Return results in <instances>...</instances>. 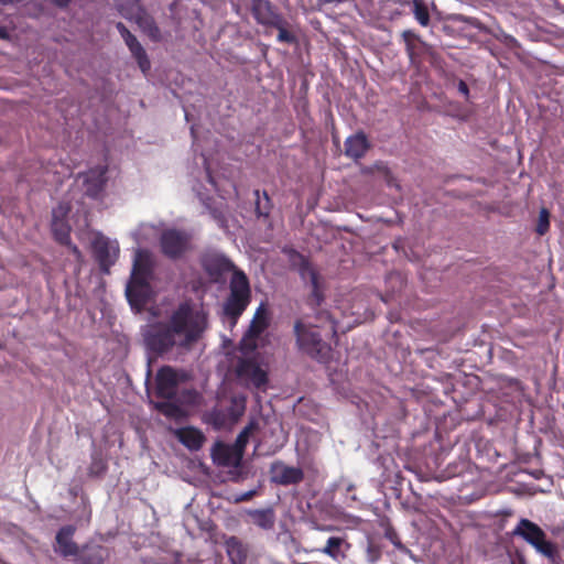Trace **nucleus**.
Listing matches in <instances>:
<instances>
[{"mask_svg":"<svg viewBox=\"0 0 564 564\" xmlns=\"http://www.w3.org/2000/svg\"><path fill=\"white\" fill-rule=\"evenodd\" d=\"M65 246H66V247H68L69 251H70V252H72V253H73L77 259H79V258L82 257V252H80L79 248H78L76 245H74V243H72V242H70V245H65Z\"/></svg>","mask_w":564,"mask_h":564,"instance_id":"nucleus-41","label":"nucleus"},{"mask_svg":"<svg viewBox=\"0 0 564 564\" xmlns=\"http://www.w3.org/2000/svg\"><path fill=\"white\" fill-rule=\"evenodd\" d=\"M247 398L245 395H232L229 405L226 408L216 406L207 414V422L216 429L237 423L245 414Z\"/></svg>","mask_w":564,"mask_h":564,"instance_id":"nucleus-6","label":"nucleus"},{"mask_svg":"<svg viewBox=\"0 0 564 564\" xmlns=\"http://www.w3.org/2000/svg\"><path fill=\"white\" fill-rule=\"evenodd\" d=\"M214 460L223 467H238L242 459H238V453L232 445L217 443L213 452Z\"/></svg>","mask_w":564,"mask_h":564,"instance_id":"nucleus-24","label":"nucleus"},{"mask_svg":"<svg viewBox=\"0 0 564 564\" xmlns=\"http://www.w3.org/2000/svg\"><path fill=\"white\" fill-rule=\"evenodd\" d=\"M251 301L249 279L241 270L234 271L229 283V295L224 303V313L236 322Z\"/></svg>","mask_w":564,"mask_h":564,"instance_id":"nucleus-3","label":"nucleus"},{"mask_svg":"<svg viewBox=\"0 0 564 564\" xmlns=\"http://www.w3.org/2000/svg\"><path fill=\"white\" fill-rule=\"evenodd\" d=\"M76 528L70 524L64 525L57 531L55 536L56 545L54 546L56 553L63 557L75 556L78 554V545L73 540Z\"/></svg>","mask_w":564,"mask_h":564,"instance_id":"nucleus-18","label":"nucleus"},{"mask_svg":"<svg viewBox=\"0 0 564 564\" xmlns=\"http://www.w3.org/2000/svg\"><path fill=\"white\" fill-rule=\"evenodd\" d=\"M256 196V214L258 217L268 218L272 209V203L268 193L263 192V200L260 199V191H254Z\"/></svg>","mask_w":564,"mask_h":564,"instance_id":"nucleus-32","label":"nucleus"},{"mask_svg":"<svg viewBox=\"0 0 564 564\" xmlns=\"http://www.w3.org/2000/svg\"><path fill=\"white\" fill-rule=\"evenodd\" d=\"M226 550L231 564H248L249 550L237 536L226 541Z\"/></svg>","mask_w":564,"mask_h":564,"instance_id":"nucleus-25","label":"nucleus"},{"mask_svg":"<svg viewBox=\"0 0 564 564\" xmlns=\"http://www.w3.org/2000/svg\"><path fill=\"white\" fill-rule=\"evenodd\" d=\"M411 6L412 13L419 24L427 26L430 24V11L427 4L423 0H412Z\"/></svg>","mask_w":564,"mask_h":564,"instance_id":"nucleus-30","label":"nucleus"},{"mask_svg":"<svg viewBox=\"0 0 564 564\" xmlns=\"http://www.w3.org/2000/svg\"><path fill=\"white\" fill-rule=\"evenodd\" d=\"M237 376L254 388L260 389L268 382L267 372L253 360L241 359L237 365Z\"/></svg>","mask_w":564,"mask_h":564,"instance_id":"nucleus-15","label":"nucleus"},{"mask_svg":"<svg viewBox=\"0 0 564 564\" xmlns=\"http://www.w3.org/2000/svg\"><path fill=\"white\" fill-rule=\"evenodd\" d=\"M192 236L178 229H165L160 236L162 253L169 259L176 260L189 249Z\"/></svg>","mask_w":564,"mask_h":564,"instance_id":"nucleus-8","label":"nucleus"},{"mask_svg":"<svg viewBox=\"0 0 564 564\" xmlns=\"http://www.w3.org/2000/svg\"><path fill=\"white\" fill-rule=\"evenodd\" d=\"M495 37L497 40H499L500 42H502L506 46H508L509 48H516L519 46V43L517 41L516 37H513L512 35L510 34H507L505 31H502L501 29L498 30V33L495 34Z\"/></svg>","mask_w":564,"mask_h":564,"instance_id":"nucleus-37","label":"nucleus"},{"mask_svg":"<svg viewBox=\"0 0 564 564\" xmlns=\"http://www.w3.org/2000/svg\"><path fill=\"white\" fill-rule=\"evenodd\" d=\"M512 535L522 538L532 545L538 553L547 557L552 562L558 557L557 545L546 539L545 532L534 522L522 518L512 531Z\"/></svg>","mask_w":564,"mask_h":564,"instance_id":"nucleus-5","label":"nucleus"},{"mask_svg":"<svg viewBox=\"0 0 564 564\" xmlns=\"http://www.w3.org/2000/svg\"><path fill=\"white\" fill-rule=\"evenodd\" d=\"M269 326L265 310L263 306L258 307L249 329L247 332L248 337L258 338Z\"/></svg>","mask_w":564,"mask_h":564,"instance_id":"nucleus-27","label":"nucleus"},{"mask_svg":"<svg viewBox=\"0 0 564 564\" xmlns=\"http://www.w3.org/2000/svg\"><path fill=\"white\" fill-rule=\"evenodd\" d=\"M381 547L373 543L369 542L366 549V558L369 563H376L381 557Z\"/></svg>","mask_w":564,"mask_h":564,"instance_id":"nucleus-36","label":"nucleus"},{"mask_svg":"<svg viewBox=\"0 0 564 564\" xmlns=\"http://www.w3.org/2000/svg\"><path fill=\"white\" fill-rule=\"evenodd\" d=\"M251 13L259 24L265 26L279 24L282 18L269 0H251Z\"/></svg>","mask_w":564,"mask_h":564,"instance_id":"nucleus-17","label":"nucleus"},{"mask_svg":"<svg viewBox=\"0 0 564 564\" xmlns=\"http://www.w3.org/2000/svg\"><path fill=\"white\" fill-rule=\"evenodd\" d=\"M249 514L252 522L261 529L270 530L274 527L275 516L271 509L253 510Z\"/></svg>","mask_w":564,"mask_h":564,"instance_id":"nucleus-29","label":"nucleus"},{"mask_svg":"<svg viewBox=\"0 0 564 564\" xmlns=\"http://www.w3.org/2000/svg\"><path fill=\"white\" fill-rule=\"evenodd\" d=\"M295 345L300 352L311 359L328 364L333 357V343H337V322L328 311L316 312L313 321L299 317L293 324Z\"/></svg>","mask_w":564,"mask_h":564,"instance_id":"nucleus-2","label":"nucleus"},{"mask_svg":"<svg viewBox=\"0 0 564 564\" xmlns=\"http://www.w3.org/2000/svg\"><path fill=\"white\" fill-rule=\"evenodd\" d=\"M354 489H355V486H354V485H351V484L347 487V491H351V490H354Z\"/></svg>","mask_w":564,"mask_h":564,"instance_id":"nucleus-43","label":"nucleus"},{"mask_svg":"<svg viewBox=\"0 0 564 564\" xmlns=\"http://www.w3.org/2000/svg\"><path fill=\"white\" fill-rule=\"evenodd\" d=\"M258 427L257 422L250 421L242 431L238 434L235 443L232 444L234 448L238 453V459L243 458L245 449L249 443L250 435Z\"/></svg>","mask_w":564,"mask_h":564,"instance_id":"nucleus-28","label":"nucleus"},{"mask_svg":"<svg viewBox=\"0 0 564 564\" xmlns=\"http://www.w3.org/2000/svg\"><path fill=\"white\" fill-rule=\"evenodd\" d=\"M174 434L177 440L189 451L200 449L206 441L203 432L194 426L176 429Z\"/></svg>","mask_w":564,"mask_h":564,"instance_id":"nucleus-22","label":"nucleus"},{"mask_svg":"<svg viewBox=\"0 0 564 564\" xmlns=\"http://www.w3.org/2000/svg\"><path fill=\"white\" fill-rule=\"evenodd\" d=\"M288 21L282 17L279 24H272L271 28L278 30L276 40L281 43L294 44L296 43V36L289 30Z\"/></svg>","mask_w":564,"mask_h":564,"instance_id":"nucleus-31","label":"nucleus"},{"mask_svg":"<svg viewBox=\"0 0 564 564\" xmlns=\"http://www.w3.org/2000/svg\"><path fill=\"white\" fill-rule=\"evenodd\" d=\"M199 263L215 283L223 282L228 273L238 270L229 258L215 250L205 251L199 258Z\"/></svg>","mask_w":564,"mask_h":564,"instance_id":"nucleus-7","label":"nucleus"},{"mask_svg":"<svg viewBox=\"0 0 564 564\" xmlns=\"http://www.w3.org/2000/svg\"><path fill=\"white\" fill-rule=\"evenodd\" d=\"M54 6L61 9H65L69 6L72 0H50Z\"/></svg>","mask_w":564,"mask_h":564,"instance_id":"nucleus-40","label":"nucleus"},{"mask_svg":"<svg viewBox=\"0 0 564 564\" xmlns=\"http://www.w3.org/2000/svg\"><path fill=\"white\" fill-rule=\"evenodd\" d=\"M550 229V213L546 208H542L539 214V219L536 224L535 231L543 236L545 235Z\"/></svg>","mask_w":564,"mask_h":564,"instance_id":"nucleus-34","label":"nucleus"},{"mask_svg":"<svg viewBox=\"0 0 564 564\" xmlns=\"http://www.w3.org/2000/svg\"><path fill=\"white\" fill-rule=\"evenodd\" d=\"M116 28L119 31L122 39L124 40V43L129 47L132 56L138 62L140 69L149 70L150 61L148 58L145 50L138 41V39L128 30V28L122 22H118Z\"/></svg>","mask_w":564,"mask_h":564,"instance_id":"nucleus-16","label":"nucleus"},{"mask_svg":"<svg viewBox=\"0 0 564 564\" xmlns=\"http://www.w3.org/2000/svg\"><path fill=\"white\" fill-rule=\"evenodd\" d=\"M207 328V314L196 310L191 301H184L171 312L166 321L150 324L143 340L148 350L162 356L174 347L191 349L202 339Z\"/></svg>","mask_w":564,"mask_h":564,"instance_id":"nucleus-1","label":"nucleus"},{"mask_svg":"<svg viewBox=\"0 0 564 564\" xmlns=\"http://www.w3.org/2000/svg\"><path fill=\"white\" fill-rule=\"evenodd\" d=\"M350 546L346 536L333 535L326 540L325 545L318 551L335 562H341L347 557Z\"/></svg>","mask_w":564,"mask_h":564,"instance_id":"nucleus-20","label":"nucleus"},{"mask_svg":"<svg viewBox=\"0 0 564 564\" xmlns=\"http://www.w3.org/2000/svg\"><path fill=\"white\" fill-rule=\"evenodd\" d=\"M384 536L388 539L394 546L401 547V540L399 538L398 532L392 528L388 527L384 531Z\"/></svg>","mask_w":564,"mask_h":564,"instance_id":"nucleus-38","label":"nucleus"},{"mask_svg":"<svg viewBox=\"0 0 564 564\" xmlns=\"http://www.w3.org/2000/svg\"><path fill=\"white\" fill-rule=\"evenodd\" d=\"M269 473L271 482L280 486L297 485L304 479L302 468L288 466L282 460L273 462Z\"/></svg>","mask_w":564,"mask_h":564,"instance_id":"nucleus-12","label":"nucleus"},{"mask_svg":"<svg viewBox=\"0 0 564 564\" xmlns=\"http://www.w3.org/2000/svg\"><path fill=\"white\" fill-rule=\"evenodd\" d=\"M301 259L300 273L303 278H308L311 283V294L307 297V305L315 308L318 307L324 301L323 288L321 284V276L318 272L311 265L308 260L297 253Z\"/></svg>","mask_w":564,"mask_h":564,"instance_id":"nucleus-14","label":"nucleus"},{"mask_svg":"<svg viewBox=\"0 0 564 564\" xmlns=\"http://www.w3.org/2000/svg\"><path fill=\"white\" fill-rule=\"evenodd\" d=\"M106 470H107V463L104 462L101 458L94 456L91 459L89 469H88L89 476L100 477L106 473Z\"/></svg>","mask_w":564,"mask_h":564,"instance_id":"nucleus-35","label":"nucleus"},{"mask_svg":"<svg viewBox=\"0 0 564 564\" xmlns=\"http://www.w3.org/2000/svg\"><path fill=\"white\" fill-rule=\"evenodd\" d=\"M178 376L170 366L161 367L155 377V395L160 399L174 400L177 397Z\"/></svg>","mask_w":564,"mask_h":564,"instance_id":"nucleus-11","label":"nucleus"},{"mask_svg":"<svg viewBox=\"0 0 564 564\" xmlns=\"http://www.w3.org/2000/svg\"><path fill=\"white\" fill-rule=\"evenodd\" d=\"M107 169L91 170L85 178L86 194L96 198L104 189Z\"/></svg>","mask_w":564,"mask_h":564,"instance_id":"nucleus-26","label":"nucleus"},{"mask_svg":"<svg viewBox=\"0 0 564 564\" xmlns=\"http://www.w3.org/2000/svg\"><path fill=\"white\" fill-rule=\"evenodd\" d=\"M69 207L59 204L52 213L51 230L56 242L59 245H70L72 228L67 221Z\"/></svg>","mask_w":564,"mask_h":564,"instance_id":"nucleus-13","label":"nucleus"},{"mask_svg":"<svg viewBox=\"0 0 564 564\" xmlns=\"http://www.w3.org/2000/svg\"><path fill=\"white\" fill-rule=\"evenodd\" d=\"M251 496V492L247 494L242 499H247Z\"/></svg>","mask_w":564,"mask_h":564,"instance_id":"nucleus-44","label":"nucleus"},{"mask_svg":"<svg viewBox=\"0 0 564 564\" xmlns=\"http://www.w3.org/2000/svg\"><path fill=\"white\" fill-rule=\"evenodd\" d=\"M185 117L188 120V112L185 110Z\"/></svg>","mask_w":564,"mask_h":564,"instance_id":"nucleus-45","label":"nucleus"},{"mask_svg":"<svg viewBox=\"0 0 564 564\" xmlns=\"http://www.w3.org/2000/svg\"><path fill=\"white\" fill-rule=\"evenodd\" d=\"M370 147L367 135L362 131H359L346 139L344 154L357 161L366 155Z\"/></svg>","mask_w":564,"mask_h":564,"instance_id":"nucleus-21","label":"nucleus"},{"mask_svg":"<svg viewBox=\"0 0 564 564\" xmlns=\"http://www.w3.org/2000/svg\"><path fill=\"white\" fill-rule=\"evenodd\" d=\"M149 281L130 280L126 288V296L129 304L138 310L142 308L149 301Z\"/></svg>","mask_w":564,"mask_h":564,"instance_id":"nucleus-19","label":"nucleus"},{"mask_svg":"<svg viewBox=\"0 0 564 564\" xmlns=\"http://www.w3.org/2000/svg\"><path fill=\"white\" fill-rule=\"evenodd\" d=\"M453 85L457 88V91L468 101L469 100V88L464 80L454 82Z\"/></svg>","mask_w":564,"mask_h":564,"instance_id":"nucleus-39","label":"nucleus"},{"mask_svg":"<svg viewBox=\"0 0 564 564\" xmlns=\"http://www.w3.org/2000/svg\"><path fill=\"white\" fill-rule=\"evenodd\" d=\"M402 39L410 61L416 70H427L430 67L441 68L435 50L423 42L415 32L405 30L402 32Z\"/></svg>","mask_w":564,"mask_h":564,"instance_id":"nucleus-4","label":"nucleus"},{"mask_svg":"<svg viewBox=\"0 0 564 564\" xmlns=\"http://www.w3.org/2000/svg\"><path fill=\"white\" fill-rule=\"evenodd\" d=\"M104 556L101 553V549H93L88 552H85L75 564H102Z\"/></svg>","mask_w":564,"mask_h":564,"instance_id":"nucleus-33","label":"nucleus"},{"mask_svg":"<svg viewBox=\"0 0 564 564\" xmlns=\"http://www.w3.org/2000/svg\"><path fill=\"white\" fill-rule=\"evenodd\" d=\"M198 393L195 390H184L180 397H176L174 400H165L155 403V409L166 416L167 419L178 420L185 416V411L181 406L180 403L185 404H196L198 399Z\"/></svg>","mask_w":564,"mask_h":564,"instance_id":"nucleus-10","label":"nucleus"},{"mask_svg":"<svg viewBox=\"0 0 564 564\" xmlns=\"http://www.w3.org/2000/svg\"><path fill=\"white\" fill-rule=\"evenodd\" d=\"M10 37L9 31L6 26H0V40H8Z\"/></svg>","mask_w":564,"mask_h":564,"instance_id":"nucleus-42","label":"nucleus"},{"mask_svg":"<svg viewBox=\"0 0 564 564\" xmlns=\"http://www.w3.org/2000/svg\"><path fill=\"white\" fill-rule=\"evenodd\" d=\"M152 274V262L148 251L138 250L133 261L130 280L149 281Z\"/></svg>","mask_w":564,"mask_h":564,"instance_id":"nucleus-23","label":"nucleus"},{"mask_svg":"<svg viewBox=\"0 0 564 564\" xmlns=\"http://www.w3.org/2000/svg\"><path fill=\"white\" fill-rule=\"evenodd\" d=\"M91 251L100 271L108 274L119 257L118 243L110 241L102 234H98L91 241Z\"/></svg>","mask_w":564,"mask_h":564,"instance_id":"nucleus-9","label":"nucleus"}]
</instances>
